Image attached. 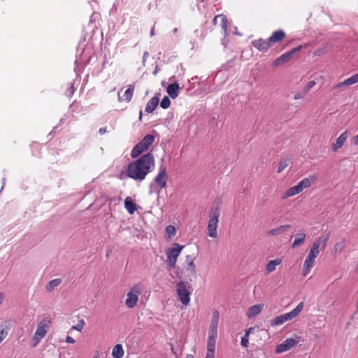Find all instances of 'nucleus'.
Masks as SVG:
<instances>
[{"instance_id":"26","label":"nucleus","mask_w":358,"mask_h":358,"mask_svg":"<svg viewBox=\"0 0 358 358\" xmlns=\"http://www.w3.org/2000/svg\"><path fill=\"white\" fill-rule=\"evenodd\" d=\"M124 207L127 212L132 215L136 210V205L131 197H127L124 200Z\"/></svg>"},{"instance_id":"40","label":"nucleus","mask_w":358,"mask_h":358,"mask_svg":"<svg viewBox=\"0 0 358 358\" xmlns=\"http://www.w3.org/2000/svg\"><path fill=\"white\" fill-rule=\"evenodd\" d=\"M248 342H249V340H248V334H247V335H244V336L241 338V345H242L243 347H244V348H246V347H248Z\"/></svg>"},{"instance_id":"5","label":"nucleus","mask_w":358,"mask_h":358,"mask_svg":"<svg viewBox=\"0 0 358 358\" xmlns=\"http://www.w3.org/2000/svg\"><path fill=\"white\" fill-rule=\"evenodd\" d=\"M304 306L303 302H300L296 307L292 311L276 316L271 321V325L272 327L279 326L284 324L287 321L292 320L296 317L303 310Z\"/></svg>"},{"instance_id":"41","label":"nucleus","mask_w":358,"mask_h":358,"mask_svg":"<svg viewBox=\"0 0 358 358\" xmlns=\"http://www.w3.org/2000/svg\"><path fill=\"white\" fill-rule=\"evenodd\" d=\"M335 250H339L341 251L343 248V243H336L334 246Z\"/></svg>"},{"instance_id":"6","label":"nucleus","mask_w":358,"mask_h":358,"mask_svg":"<svg viewBox=\"0 0 358 358\" xmlns=\"http://www.w3.org/2000/svg\"><path fill=\"white\" fill-rule=\"evenodd\" d=\"M155 140L154 136L147 134L144 138L137 143L131 152V158L134 159L141 155L143 152L148 150Z\"/></svg>"},{"instance_id":"22","label":"nucleus","mask_w":358,"mask_h":358,"mask_svg":"<svg viewBox=\"0 0 358 358\" xmlns=\"http://www.w3.org/2000/svg\"><path fill=\"white\" fill-rule=\"evenodd\" d=\"M291 227L289 224L280 225L275 229H269L266 231L268 236H276L284 233L287 229Z\"/></svg>"},{"instance_id":"36","label":"nucleus","mask_w":358,"mask_h":358,"mask_svg":"<svg viewBox=\"0 0 358 358\" xmlns=\"http://www.w3.org/2000/svg\"><path fill=\"white\" fill-rule=\"evenodd\" d=\"M84 325H85L84 320H80L77 324L71 327V331L77 330L78 331H81L83 329Z\"/></svg>"},{"instance_id":"31","label":"nucleus","mask_w":358,"mask_h":358,"mask_svg":"<svg viewBox=\"0 0 358 358\" xmlns=\"http://www.w3.org/2000/svg\"><path fill=\"white\" fill-rule=\"evenodd\" d=\"M216 338L217 336L208 335L207 340V351L215 352Z\"/></svg>"},{"instance_id":"10","label":"nucleus","mask_w":358,"mask_h":358,"mask_svg":"<svg viewBox=\"0 0 358 358\" xmlns=\"http://www.w3.org/2000/svg\"><path fill=\"white\" fill-rule=\"evenodd\" d=\"M49 320H43L38 324L37 329L33 336V341L34 342V346H36L45 336L49 327Z\"/></svg>"},{"instance_id":"12","label":"nucleus","mask_w":358,"mask_h":358,"mask_svg":"<svg viewBox=\"0 0 358 358\" xmlns=\"http://www.w3.org/2000/svg\"><path fill=\"white\" fill-rule=\"evenodd\" d=\"M297 343L298 341L294 338H287L282 343L276 346L275 352L277 354H280L286 351H288L292 348H293Z\"/></svg>"},{"instance_id":"52","label":"nucleus","mask_w":358,"mask_h":358,"mask_svg":"<svg viewBox=\"0 0 358 358\" xmlns=\"http://www.w3.org/2000/svg\"><path fill=\"white\" fill-rule=\"evenodd\" d=\"M94 15V13H93V14L92 15L91 17H90V22H93V20H94V18H93Z\"/></svg>"},{"instance_id":"37","label":"nucleus","mask_w":358,"mask_h":358,"mask_svg":"<svg viewBox=\"0 0 358 358\" xmlns=\"http://www.w3.org/2000/svg\"><path fill=\"white\" fill-rule=\"evenodd\" d=\"M166 232L168 234L169 237H172L175 236L176 230L174 226L169 225L166 227Z\"/></svg>"},{"instance_id":"11","label":"nucleus","mask_w":358,"mask_h":358,"mask_svg":"<svg viewBox=\"0 0 358 358\" xmlns=\"http://www.w3.org/2000/svg\"><path fill=\"white\" fill-rule=\"evenodd\" d=\"M303 48V45H299L282 54L273 62V66H278L290 61L294 55L299 53Z\"/></svg>"},{"instance_id":"42","label":"nucleus","mask_w":358,"mask_h":358,"mask_svg":"<svg viewBox=\"0 0 358 358\" xmlns=\"http://www.w3.org/2000/svg\"><path fill=\"white\" fill-rule=\"evenodd\" d=\"M305 94H303L301 92H297L294 96V99L298 100L303 98Z\"/></svg>"},{"instance_id":"25","label":"nucleus","mask_w":358,"mask_h":358,"mask_svg":"<svg viewBox=\"0 0 358 358\" xmlns=\"http://www.w3.org/2000/svg\"><path fill=\"white\" fill-rule=\"evenodd\" d=\"M281 262L282 260L278 258L269 261L266 266V273L269 274L271 272L274 271L276 268V266L280 265Z\"/></svg>"},{"instance_id":"13","label":"nucleus","mask_w":358,"mask_h":358,"mask_svg":"<svg viewBox=\"0 0 358 358\" xmlns=\"http://www.w3.org/2000/svg\"><path fill=\"white\" fill-rule=\"evenodd\" d=\"M219 322V313L214 311L213 313L208 335L217 336V326Z\"/></svg>"},{"instance_id":"18","label":"nucleus","mask_w":358,"mask_h":358,"mask_svg":"<svg viewBox=\"0 0 358 358\" xmlns=\"http://www.w3.org/2000/svg\"><path fill=\"white\" fill-rule=\"evenodd\" d=\"M134 87L132 85H129L128 88L125 90L124 94L121 96L120 92L118 93L119 101H126L129 102L133 96Z\"/></svg>"},{"instance_id":"35","label":"nucleus","mask_w":358,"mask_h":358,"mask_svg":"<svg viewBox=\"0 0 358 358\" xmlns=\"http://www.w3.org/2000/svg\"><path fill=\"white\" fill-rule=\"evenodd\" d=\"M170 105H171V101H170L169 98L168 96H164L160 103V106L163 109H166L170 106Z\"/></svg>"},{"instance_id":"34","label":"nucleus","mask_w":358,"mask_h":358,"mask_svg":"<svg viewBox=\"0 0 358 358\" xmlns=\"http://www.w3.org/2000/svg\"><path fill=\"white\" fill-rule=\"evenodd\" d=\"M187 271L192 275L195 274L196 268H195V264L194 263V260H190V262H188L187 266Z\"/></svg>"},{"instance_id":"33","label":"nucleus","mask_w":358,"mask_h":358,"mask_svg":"<svg viewBox=\"0 0 358 358\" xmlns=\"http://www.w3.org/2000/svg\"><path fill=\"white\" fill-rule=\"evenodd\" d=\"M288 159H283L280 162L278 168V173L282 172L286 167L288 166Z\"/></svg>"},{"instance_id":"51","label":"nucleus","mask_w":358,"mask_h":358,"mask_svg":"<svg viewBox=\"0 0 358 358\" xmlns=\"http://www.w3.org/2000/svg\"><path fill=\"white\" fill-rule=\"evenodd\" d=\"M186 358H194V356L192 355L188 354L186 355Z\"/></svg>"},{"instance_id":"28","label":"nucleus","mask_w":358,"mask_h":358,"mask_svg":"<svg viewBox=\"0 0 358 358\" xmlns=\"http://www.w3.org/2000/svg\"><path fill=\"white\" fill-rule=\"evenodd\" d=\"M306 238V234L303 231L299 232L296 234V237L292 243V247L296 248L299 245H302Z\"/></svg>"},{"instance_id":"44","label":"nucleus","mask_w":358,"mask_h":358,"mask_svg":"<svg viewBox=\"0 0 358 358\" xmlns=\"http://www.w3.org/2000/svg\"><path fill=\"white\" fill-rule=\"evenodd\" d=\"M66 342L68 343H74L76 341L72 337H71L70 336H67L66 337Z\"/></svg>"},{"instance_id":"20","label":"nucleus","mask_w":358,"mask_h":358,"mask_svg":"<svg viewBox=\"0 0 358 358\" xmlns=\"http://www.w3.org/2000/svg\"><path fill=\"white\" fill-rule=\"evenodd\" d=\"M357 83H358V77L357 74H355L352 76L345 79L344 81L338 83L334 86V89L340 88L343 86H349Z\"/></svg>"},{"instance_id":"47","label":"nucleus","mask_w":358,"mask_h":358,"mask_svg":"<svg viewBox=\"0 0 358 358\" xmlns=\"http://www.w3.org/2000/svg\"><path fill=\"white\" fill-rule=\"evenodd\" d=\"M353 144L358 145V134L353 138Z\"/></svg>"},{"instance_id":"2","label":"nucleus","mask_w":358,"mask_h":358,"mask_svg":"<svg viewBox=\"0 0 358 358\" xmlns=\"http://www.w3.org/2000/svg\"><path fill=\"white\" fill-rule=\"evenodd\" d=\"M328 240L329 235L322 234L313 243L303 265L302 273L303 275H306L310 269L314 266L316 257L320 250L325 249Z\"/></svg>"},{"instance_id":"53","label":"nucleus","mask_w":358,"mask_h":358,"mask_svg":"<svg viewBox=\"0 0 358 358\" xmlns=\"http://www.w3.org/2000/svg\"><path fill=\"white\" fill-rule=\"evenodd\" d=\"M142 118V111L140 110V113H139V120H141Z\"/></svg>"},{"instance_id":"45","label":"nucleus","mask_w":358,"mask_h":358,"mask_svg":"<svg viewBox=\"0 0 358 358\" xmlns=\"http://www.w3.org/2000/svg\"><path fill=\"white\" fill-rule=\"evenodd\" d=\"M106 132V127H101V128H100V129H99V133L101 135L104 134Z\"/></svg>"},{"instance_id":"48","label":"nucleus","mask_w":358,"mask_h":358,"mask_svg":"<svg viewBox=\"0 0 358 358\" xmlns=\"http://www.w3.org/2000/svg\"><path fill=\"white\" fill-rule=\"evenodd\" d=\"M190 260H194V258L190 255H187L186 257V262L188 264V262H190Z\"/></svg>"},{"instance_id":"21","label":"nucleus","mask_w":358,"mask_h":358,"mask_svg":"<svg viewBox=\"0 0 358 358\" xmlns=\"http://www.w3.org/2000/svg\"><path fill=\"white\" fill-rule=\"evenodd\" d=\"M159 104V98L157 96H153L146 104L145 111L147 113H152Z\"/></svg>"},{"instance_id":"8","label":"nucleus","mask_w":358,"mask_h":358,"mask_svg":"<svg viewBox=\"0 0 358 358\" xmlns=\"http://www.w3.org/2000/svg\"><path fill=\"white\" fill-rule=\"evenodd\" d=\"M141 294V287L139 285H134L127 294L125 305L129 308H134L138 303Z\"/></svg>"},{"instance_id":"55","label":"nucleus","mask_w":358,"mask_h":358,"mask_svg":"<svg viewBox=\"0 0 358 358\" xmlns=\"http://www.w3.org/2000/svg\"><path fill=\"white\" fill-rule=\"evenodd\" d=\"M94 358H97V357H94Z\"/></svg>"},{"instance_id":"30","label":"nucleus","mask_w":358,"mask_h":358,"mask_svg":"<svg viewBox=\"0 0 358 358\" xmlns=\"http://www.w3.org/2000/svg\"><path fill=\"white\" fill-rule=\"evenodd\" d=\"M124 350L121 344H117L113 349L112 356L113 358H122Z\"/></svg>"},{"instance_id":"43","label":"nucleus","mask_w":358,"mask_h":358,"mask_svg":"<svg viewBox=\"0 0 358 358\" xmlns=\"http://www.w3.org/2000/svg\"><path fill=\"white\" fill-rule=\"evenodd\" d=\"M205 358H215V352L207 351Z\"/></svg>"},{"instance_id":"14","label":"nucleus","mask_w":358,"mask_h":358,"mask_svg":"<svg viewBox=\"0 0 358 358\" xmlns=\"http://www.w3.org/2000/svg\"><path fill=\"white\" fill-rule=\"evenodd\" d=\"M271 43L268 40L259 38L252 41V45L261 52L266 51L270 47Z\"/></svg>"},{"instance_id":"54","label":"nucleus","mask_w":358,"mask_h":358,"mask_svg":"<svg viewBox=\"0 0 358 358\" xmlns=\"http://www.w3.org/2000/svg\"><path fill=\"white\" fill-rule=\"evenodd\" d=\"M172 31H173V33L176 34L178 31V29L177 28H174Z\"/></svg>"},{"instance_id":"38","label":"nucleus","mask_w":358,"mask_h":358,"mask_svg":"<svg viewBox=\"0 0 358 358\" xmlns=\"http://www.w3.org/2000/svg\"><path fill=\"white\" fill-rule=\"evenodd\" d=\"M75 92L73 83H71L69 89L66 92V94L69 97H71Z\"/></svg>"},{"instance_id":"15","label":"nucleus","mask_w":358,"mask_h":358,"mask_svg":"<svg viewBox=\"0 0 358 358\" xmlns=\"http://www.w3.org/2000/svg\"><path fill=\"white\" fill-rule=\"evenodd\" d=\"M166 92L171 99H174L177 98L180 92L179 85L176 83L169 85L166 88Z\"/></svg>"},{"instance_id":"24","label":"nucleus","mask_w":358,"mask_h":358,"mask_svg":"<svg viewBox=\"0 0 358 358\" xmlns=\"http://www.w3.org/2000/svg\"><path fill=\"white\" fill-rule=\"evenodd\" d=\"M302 191H301L299 185L297 184V185H294L293 187H291L289 189H287L286 190V192H285V194L282 196V198L283 199H287L288 197H291V196H295V195L299 194Z\"/></svg>"},{"instance_id":"49","label":"nucleus","mask_w":358,"mask_h":358,"mask_svg":"<svg viewBox=\"0 0 358 358\" xmlns=\"http://www.w3.org/2000/svg\"><path fill=\"white\" fill-rule=\"evenodd\" d=\"M149 56V54L148 52H145L143 54V62H145L146 58Z\"/></svg>"},{"instance_id":"4","label":"nucleus","mask_w":358,"mask_h":358,"mask_svg":"<svg viewBox=\"0 0 358 358\" xmlns=\"http://www.w3.org/2000/svg\"><path fill=\"white\" fill-rule=\"evenodd\" d=\"M167 181L168 175L166 173V167L161 166L158 174L149 185L150 194L152 192L159 193L160 190L166 186Z\"/></svg>"},{"instance_id":"7","label":"nucleus","mask_w":358,"mask_h":358,"mask_svg":"<svg viewBox=\"0 0 358 358\" xmlns=\"http://www.w3.org/2000/svg\"><path fill=\"white\" fill-rule=\"evenodd\" d=\"M176 292L180 302L184 306L189 305L192 292L191 285L187 282H179L176 285Z\"/></svg>"},{"instance_id":"46","label":"nucleus","mask_w":358,"mask_h":358,"mask_svg":"<svg viewBox=\"0 0 358 358\" xmlns=\"http://www.w3.org/2000/svg\"><path fill=\"white\" fill-rule=\"evenodd\" d=\"M255 330V328L254 327H250L249 329H248V330L246 331L245 335H247L248 334V336L249 337V334L250 333H252L253 331Z\"/></svg>"},{"instance_id":"17","label":"nucleus","mask_w":358,"mask_h":358,"mask_svg":"<svg viewBox=\"0 0 358 358\" xmlns=\"http://www.w3.org/2000/svg\"><path fill=\"white\" fill-rule=\"evenodd\" d=\"M348 136V134L347 131H344L343 134H341L332 145L333 151H336L338 149L341 148L345 143Z\"/></svg>"},{"instance_id":"19","label":"nucleus","mask_w":358,"mask_h":358,"mask_svg":"<svg viewBox=\"0 0 358 358\" xmlns=\"http://www.w3.org/2000/svg\"><path fill=\"white\" fill-rule=\"evenodd\" d=\"M285 37V33L283 30L279 29L274 31L272 35L268 38V41L271 43H278L281 41Z\"/></svg>"},{"instance_id":"50","label":"nucleus","mask_w":358,"mask_h":358,"mask_svg":"<svg viewBox=\"0 0 358 358\" xmlns=\"http://www.w3.org/2000/svg\"><path fill=\"white\" fill-rule=\"evenodd\" d=\"M154 35H155V27H153L152 28V29L150 30V36H153Z\"/></svg>"},{"instance_id":"39","label":"nucleus","mask_w":358,"mask_h":358,"mask_svg":"<svg viewBox=\"0 0 358 358\" xmlns=\"http://www.w3.org/2000/svg\"><path fill=\"white\" fill-rule=\"evenodd\" d=\"M315 85V82L314 80L309 81L304 88V94H306L308 91H310L314 86Z\"/></svg>"},{"instance_id":"16","label":"nucleus","mask_w":358,"mask_h":358,"mask_svg":"<svg viewBox=\"0 0 358 358\" xmlns=\"http://www.w3.org/2000/svg\"><path fill=\"white\" fill-rule=\"evenodd\" d=\"M317 180V177L315 176H310L309 177L303 178L301 180L298 185H299L301 191L304 189L308 188L313 184Z\"/></svg>"},{"instance_id":"3","label":"nucleus","mask_w":358,"mask_h":358,"mask_svg":"<svg viewBox=\"0 0 358 358\" xmlns=\"http://www.w3.org/2000/svg\"><path fill=\"white\" fill-rule=\"evenodd\" d=\"M222 201L221 200L215 201L210 208L208 221L207 225V234L213 238L217 236V227L219 222V217L220 215Z\"/></svg>"},{"instance_id":"29","label":"nucleus","mask_w":358,"mask_h":358,"mask_svg":"<svg viewBox=\"0 0 358 358\" xmlns=\"http://www.w3.org/2000/svg\"><path fill=\"white\" fill-rule=\"evenodd\" d=\"M61 283L62 280L60 278L53 279L46 284L45 289L46 292H51L55 287H58Z\"/></svg>"},{"instance_id":"9","label":"nucleus","mask_w":358,"mask_h":358,"mask_svg":"<svg viewBox=\"0 0 358 358\" xmlns=\"http://www.w3.org/2000/svg\"><path fill=\"white\" fill-rule=\"evenodd\" d=\"M183 248V245H180L178 243H174L173 244V248L166 250V254L167 257L166 262L170 267L173 268L176 266L177 258Z\"/></svg>"},{"instance_id":"27","label":"nucleus","mask_w":358,"mask_h":358,"mask_svg":"<svg viewBox=\"0 0 358 358\" xmlns=\"http://www.w3.org/2000/svg\"><path fill=\"white\" fill-rule=\"evenodd\" d=\"M218 21H220V25L221 28L224 30V31L226 33L227 31V18L226 16L224 15H217L215 16L213 20V24H217L218 23Z\"/></svg>"},{"instance_id":"1","label":"nucleus","mask_w":358,"mask_h":358,"mask_svg":"<svg viewBox=\"0 0 358 358\" xmlns=\"http://www.w3.org/2000/svg\"><path fill=\"white\" fill-rule=\"evenodd\" d=\"M155 167L154 155L147 153L141 155L136 160L128 164L126 175L128 178L138 182H142L146 176L152 172Z\"/></svg>"},{"instance_id":"23","label":"nucleus","mask_w":358,"mask_h":358,"mask_svg":"<svg viewBox=\"0 0 358 358\" xmlns=\"http://www.w3.org/2000/svg\"><path fill=\"white\" fill-rule=\"evenodd\" d=\"M264 308V304H256L250 307L248 313L249 317H254L259 315Z\"/></svg>"},{"instance_id":"32","label":"nucleus","mask_w":358,"mask_h":358,"mask_svg":"<svg viewBox=\"0 0 358 358\" xmlns=\"http://www.w3.org/2000/svg\"><path fill=\"white\" fill-rule=\"evenodd\" d=\"M8 335V327L6 325L0 326V343L5 339Z\"/></svg>"}]
</instances>
